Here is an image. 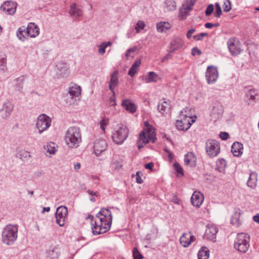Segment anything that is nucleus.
Wrapping results in <instances>:
<instances>
[{
	"label": "nucleus",
	"instance_id": "f257e3e1",
	"mask_svg": "<svg viewBox=\"0 0 259 259\" xmlns=\"http://www.w3.org/2000/svg\"><path fill=\"white\" fill-rule=\"evenodd\" d=\"M89 218L92 221V229L94 235L104 233L111 227L112 221V213L107 208H102L96 215L95 220L92 215H89Z\"/></svg>",
	"mask_w": 259,
	"mask_h": 259
},
{
	"label": "nucleus",
	"instance_id": "f03ea898",
	"mask_svg": "<svg viewBox=\"0 0 259 259\" xmlns=\"http://www.w3.org/2000/svg\"><path fill=\"white\" fill-rule=\"evenodd\" d=\"M18 227L17 225L8 224L6 226L2 233V241L7 245H12L18 238Z\"/></svg>",
	"mask_w": 259,
	"mask_h": 259
},
{
	"label": "nucleus",
	"instance_id": "7ed1b4c3",
	"mask_svg": "<svg viewBox=\"0 0 259 259\" xmlns=\"http://www.w3.org/2000/svg\"><path fill=\"white\" fill-rule=\"evenodd\" d=\"M190 109L189 108L183 109L180 113L181 119L178 120L176 122V127L180 131H187L191 125L195 122V119H193L191 114L189 112Z\"/></svg>",
	"mask_w": 259,
	"mask_h": 259
},
{
	"label": "nucleus",
	"instance_id": "20e7f679",
	"mask_svg": "<svg viewBox=\"0 0 259 259\" xmlns=\"http://www.w3.org/2000/svg\"><path fill=\"white\" fill-rule=\"evenodd\" d=\"M65 141L69 147L77 148L81 141L79 128L75 126L70 127L66 133Z\"/></svg>",
	"mask_w": 259,
	"mask_h": 259
},
{
	"label": "nucleus",
	"instance_id": "39448f33",
	"mask_svg": "<svg viewBox=\"0 0 259 259\" xmlns=\"http://www.w3.org/2000/svg\"><path fill=\"white\" fill-rule=\"evenodd\" d=\"M250 237L248 234L238 233L234 242V248L241 253H245L249 247Z\"/></svg>",
	"mask_w": 259,
	"mask_h": 259
},
{
	"label": "nucleus",
	"instance_id": "423d86ee",
	"mask_svg": "<svg viewBox=\"0 0 259 259\" xmlns=\"http://www.w3.org/2000/svg\"><path fill=\"white\" fill-rule=\"evenodd\" d=\"M128 133L129 131L126 126L121 124L113 133V140L117 144H121L127 138Z\"/></svg>",
	"mask_w": 259,
	"mask_h": 259
},
{
	"label": "nucleus",
	"instance_id": "0eeeda50",
	"mask_svg": "<svg viewBox=\"0 0 259 259\" xmlns=\"http://www.w3.org/2000/svg\"><path fill=\"white\" fill-rule=\"evenodd\" d=\"M205 150L209 157H216L220 152V143L214 140H208L205 143Z\"/></svg>",
	"mask_w": 259,
	"mask_h": 259
},
{
	"label": "nucleus",
	"instance_id": "6e6552de",
	"mask_svg": "<svg viewBox=\"0 0 259 259\" xmlns=\"http://www.w3.org/2000/svg\"><path fill=\"white\" fill-rule=\"evenodd\" d=\"M51 119L47 115L45 114L40 115L37 118L36 124L38 133L41 134L47 130L51 126Z\"/></svg>",
	"mask_w": 259,
	"mask_h": 259
},
{
	"label": "nucleus",
	"instance_id": "1a4fd4ad",
	"mask_svg": "<svg viewBox=\"0 0 259 259\" xmlns=\"http://www.w3.org/2000/svg\"><path fill=\"white\" fill-rule=\"evenodd\" d=\"M227 45L230 53L233 56H237L242 51L241 44L237 38L232 37L229 39Z\"/></svg>",
	"mask_w": 259,
	"mask_h": 259
},
{
	"label": "nucleus",
	"instance_id": "9d476101",
	"mask_svg": "<svg viewBox=\"0 0 259 259\" xmlns=\"http://www.w3.org/2000/svg\"><path fill=\"white\" fill-rule=\"evenodd\" d=\"M205 77L208 84L214 83L219 77V72L217 67L210 65L207 68Z\"/></svg>",
	"mask_w": 259,
	"mask_h": 259
},
{
	"label": "nucleus",
	"instance_id": "9b49d317",
	"mask_svg": "<svg viewBox=\"0 0 259 259\" xmlns=\"http://www.w3.org/2000/svg\"><path fill=\"white\" fill-rule=\"evenodd\" d=\"M68 213V209L64 206H60L57 208L56 212V223L60 226L65 225L66 219Z\"/></svg>",
	"mask_w": 259,
	"mask_h": 259
},
{
	"label": "nucleus",
	"instance_id": "f8f14e48",
	"mask_svg": "<svg viewBox=\"0 0 259 259\" xmlns=\"http://www.w3.org/2000/svg\"><path fill=\"white\" fill-rule=\"evenodd\" d=\"M156 136L153 139L149 137V133H147L145 131H142L139 134V138L137 142V146L139 149L143 148L149 141H151L152 143H154L156 140Z\"/></svg>",
	"mask_w": 259,
	"mask_h": 259
},
{
	"label": "nucleus",
	"instance_id": "ddd939ff",
	"mask_svg": "<svg viewBox=\"0 0 259 259\" xmlns=\"http://www.w3.org/2000/svg\"><path fill=\"white\" fill-rule=\"evenodd\" d=\"M107 146L105 140L102 139L96 140L93 143L94 152L97 156H99L106 150Z\"/></svg>",
	"mask_w": 259,
	"mask_h": 259
},
{
	"label": "nucleus",
	"instance_id": "4468645a",
	"mask_svg": "<svg viewBox=\"0 0 259 259\" xmlns=\"http://www.w3.org/2000/svg\"><path fill=\"white\" fill-rule=\"evenodd\" d=\"M81 91L80 87L75 84L69 88L67 96L72 100L71 103H73L77 100V98L81 95Z\"/></svg>",
	"mask_w": 259,
	"mask_h": 259
},
{
	"label": "nucleus",
	"instance_id": "2eb2a0df",
	"mask_svg": "<svg viewBox=\"0 0 259 259\" xmlns=\"http://www.w3.org/2000/svg\"><path fill=\"white\" fill-rule=\"evenodd\" d=\"M17 7L16 3L7 1L3 3L0 9L7 15H14L16 12Z\"/></svg>",
	"mask_w": 259,
	"mask_h": 259
},
{
	"label": "nucleus",
	"instance_id": "dca6fc26",
	"mask_svg": "<svg viewBox=\"0 0 259 259\" xmlns=\"http://www.w3.org/2000/svg\"><path fill=\"white\" fill-rule=\"evenodd\" d=\"M218 232V229L215 226L209 224L205 230L204 237L207 239L215 242Z\"/></svg>",
	"mask_w": 259,
	"mask_h": 259
},
{
	"label": "nucleus",
	"instance_id": "f3484780",
	"mask_svg": "<svg viewBox=\"0 0 259 259\" xmlns=\"http://www.w3.org/2000/svg\"><path fill=\"white\" fill-rule=\"evenodd\" d=\"M13 105L10 102L7 101L5 102L0 110L1 116L4 119L9 117L13 110Z\"/></svg>",
	"mask_w": 259,
	"mask_h": 259
},
{
	"label": "nucleus",
	"instance_id": "a211bd4d",
	"mask_svg": "<svg viewBox=\"0 0 259 259\" xmlns=\"http://www.w3.org/2000/svg\"><path fill=\"white\" fill-rule=\"evenodd\" d=\"M223 112L224 110L223 106L218 103L216 104L213 107L210 115L211 120L215 121L221 118Z\"/></svg>",
	"mask_w": 259,
	"mask_h": 259
},
{
	"label": "nucleus",
	"instance_id": "6ab92c4d",
	"mask_svg": "<svg viewBox=\"0 0 259 259\" xmlns=\"http://www.w3.org/2000/svg\"><path fill=\"white\" fill-rule=\"evenodd\" d=\"M118 75V71L117 70L114 71L110 75V81L108 83L109 89L114 95H115L114 89L119 83Z\"/></svg>",
	"mask_w": 259,
	"mask_h": 259
},
{
	"label": "nucleus",
	"instance_id": "aec40b11",
	"mask_svg": "<svg viewBox=\"0 0 259 259\" xmlns=\"http://www.w3.org/2000/svg\"><path fill=\"white\" fill-rule=\"evenodd\" d=\"M203 201V195L199 191H194L191 198L192 204L194 206L199 207L202 204Z\"/></svg>",
	"mask_w": 259,
	"mask_h": 259
},
{
	"label": "nucleus",
	"instance_id": "412c9836",
	"mask_svg": "<svg viewBox=\"0 0 259 259\" xmlns=\"http://www.w3.org/2000/svg\"><path fill=\"white\" fill-rule=\"evenodd\" d=\"M195 239V237L190 232L184 233L180 239L181 244L184 247H188Z\"/></svg>",
	"mask_w": 259,
	"mask_h": 259
},
{
	"label": "nucleus",
	"instance_id": "4be33fe9",
	"mask_svg": "<svg viewBox=\"0 0 259 259\" xmlns=\"http://www.w3.org/2000/svg\"><path fill=\"white\" fill-rule=\"evenodd\" d=\"M26 33L30 37H35L39 34V29L34 23H29L26 28Z\"/></svg>",
	"mask_w": 259,
	"mask_h": 259
},
{
	"label": "nucleus",
	"instance_id": "5701e85b",
	"mask_svg": "<svg viewBox=\"0 0 259 259\" xmlns=\"http://www.w3.org/2000/svg\"><path fill=\"white\" fill-rule=\"evenodd\" d=\"M184 45V41L180 37H174L170 44L169 52H174L181 48Z\"/></svg>",
	"mask_w": 259,
	"mask_h": 259
},
{
	"label": "nucleus",
	"instance_id": "b1692460",
	"mask_svg": "<svg viewBox=\"0 0 259 259\" xmlns=\"http://www.w3.org/2000/svg\"><path fill=\"white\" fill-rule=\"evenodd\" d=\"M197 158L193 152H188L185 155L184 162L187 166L194 167L196 164Z\"/></svg>",
	"mask_w": 259,
	"mask_h": 259
},
{
	"label": "nucleus",
	"instance_id": "393cba45",
	"mask_svg": "<svg viewBox=\"0 0 259 259\" xmlns=\"http://www.w3.org/2000/svg\"><path fill=\"white\" fill-rule=\"evenodd\" d=\"M122 106L128 112L133 113L136 111V106L130 99H124L122 101Z\"/></svg>",
	"mask_w": 259,
	"mask_h": 259
},
{
	"label": "nucleus",
	"instance_id": "a878e982",
	"mask_svg": "<svg viewBox=\"0 0 259 259\" xmlns=\"http://www.w3.org/2000/svg\"><path fill=\"white\" fill-rule=\"evenodd\" d=\"M243 145L239 142H234L231 148V152L235 156H239L243 153Z\"/></svg>",
	"mask_w": 259,
	"mask_h": 259
},
{
	"label": "nucleus",
	"instance_id": "bb28decb",
	"mask_svg": "<svg viewBox=\"0 0 259 259\" xmlns=\"http://www.w3.org/2000/svg\"><path fill=\"white\" fill-rule=\"evenodd\" d=\"M170 109V104L168 100L159 103L157 106V109L162 114L167 113Z\"/></svg>",
	"mask_w": 259,
	"mask_h": 259
},
{
	"label": "nucleus",
	"instance_id": "cd10ccee",
	"mask_svg": "<svg viewBox=\"0 0 259 259\" xmlns=\"http://www.w3.org/2000/svg\"><path fill=\"white\" fill-rule=\"evenodd\" d=\"M171 26V24L165 21H161L156 25V29L158 32L162 33L166 32L167 30L170 29Z\"/></svg>",
	"mask_w": 259,
	"mask_h": 259
},
{
	"label": "nucleus",
	"instance_id": "c85d7f7f",
	"mask_svg": "<svg viewBox=\"0 0 259 259\" xmlns=\"http://www.w3.org/2000/svg\"><path fill=\"white\" fill-rule=\"evenodd\" d=\"M257 175L255 172H251L249 175L247 185L251 188H254L256 186Z\"/></svg>",
	"mask_w": 259,
	"mask_h": 259
},
{
	"label": "nucleus",
	"instance_id": "c756f323",
	"mask_svg": "<svg viewBox=\"0 0 259 259\" xmlns=\"http://www.w3.org/2000/svg\"><path fill=\"white\" fill-rule=\"evenodd\" d=\"M141 64L140 59L137 60L132 65L128 72V75L131 77H134L139 70V67Z\"/></svg>",
	"mask_w": 259,
	"mask_h": 259
},
{
	"label": "nucleus",
	"instance_id": "7c9ffc66",
	"mask_svg": "<svg viewBox=\"0 0 259 259\" xmlns=\"http://www.w3.org/2000/svg\"><path fill=\"white\" fill-rule=\"evenodd\" d=\"M258 95V91L255 89L249 90L246 94V97L248 100V104L254 103L256 100V97Z\"/></svg>",
	"mask_w": 259,
	"mask_h": 259
},
{
	"label": "nucleus",
	"instance_id": "2f4dec72",
	"mask_svg": "<svg viewBox=\"0 0 259 259\" xmlns=\"http://www.w3.org/2000/svg\"><path fill=\"white\" fill-rule=\"evenodd\" d=\"M57 66L60 75L64 77L68 74L69 67L66 63L60 62Z\"/></svg>",
	"mask_w": 259,
	"mask_h": 259
},
{
	"label": "nucleus",
	"instance_id": "473e14b6",
	"mask_svg": "<svg viewBox=\"0 0 259 259\" xmlns=\"http://www.w3.org/2000/svg\"><path fill=\"white\" fill-rule=\"evenodd\" d=\"M69 13L71 16L74 17H79L82 15L81 10L77 7L75 4L71 6Z\"/></svg>",
	"mask_w": 259,
	"mask_h": 259
},
{
	"label": "nucleus",
	"instance_id": "72a5a7b5",
	"mask_svg": "<svg viewBox=\"0 0 259 259\" xmlns=\"http://www.w3.org/2000/svg\"><path fill=\"white\" fill-rule=\"evenodd\" d=\"M25 79V76L22 75L18 78H16L14 80L16 89L21 93L23 91V83L24 82Z\"/></svg>",
	"mask_w": 259,
	"mask_h": 259
},
{
	"label": "nucleus",
	"instance_id": "f704fd0d",
	"mask_svg": "<svg viewBox=\"0 0 259 259\" xmlns=\"http://www.w3.org/2000/svg\"><path fill=\"white\" fill-rule=\"evenodd\" d=\"M145 127L143 131H145L147 133H149V137L150 139H153L154 137L156 136L155 128L152 125H150L147 121L144 122Z\"/></svg>",
	"mask_w": 259,
	"mask_h": 259
},
{
	"label": "nucleus",
	"instance_id": "c9c22d12",
	"mask_svg": "<svg viewBox=\"0 0 259 259\" xmlns=\"http://www.w3.org/2000/svg\"><path fill=\"white\" fill-rule=\"evenodd\" d=\"M198 259H208L209 256V250L206 247L203 246L198 252Z\"/></svg>",
	"mask_w": 259,
	"mask_h": 259
},
{
	"label": "nucleus",
	"instance_id": "e433bc0d",
	"mask_svg": "<svg viewBox=\"0 0 259 259\" xmlns=\"http://www.w3.org/2000/svg\"><path fill=\"white\" fill-rule=\"evenodd\" d=\"M226 165V161L225 159H218L216 162L215 170L220 172H224Z\"/></svg>",
	"mask_w": 259,
	"mask_h": 259
},
{
	"label": "nucleus",
	"instance_id": "4c0bfd02",
	"mask_svg": "<svg viewBox=\"0 0 259 259\" xmlns=\"http://www.w3.org/2000/svg\"><path fill=\"white\" fill-rule=\"evenodd\" d=\"M158 79V75L155 72L151 71L148 73V75L144 78L146 83L156 82Z\"/></svg>",
	"mask_w": 259,
	"mask_h": 259
},
{
	"label": "nucleus",
	"instance_id": "58836bf2",
	"mask_svg": "<svg viewBox=\"0 0 259 259\" xmlns=\"http://www.w3.org/2000/svg\"><path fill=\"white\" fill-rule=\"evenodd\" d=\"M17 36L20 40L24 41L26 37L28 36L26 33V28L24 26L19 28L17 32Z\"/></svg>",
	"mask_w": 259,
	"mask_h": 259
},
{
	"label": "nucleus",
	"instance_id": "ea45409f",
	"mask_svg": "<svg viewBox=\"0 0 259 259\" xmlns=\"http://www.w3.org/2000/svg\"><path fill=\"white\" fill-rule=\"evenodd\" d=\"M44 149L50 154H54L57 151L56 145L54 143L50 142L44 146Z\"/></svg>",
	"mask_w": 259,
	"mask_h": 259
},
{
	"label": "nucleus",
	"instance_id": "a19ab883",
	"mask_svg": "<svg viewBox=\"0 0 259 259\" xmlns=\"http://www.w3.org/2000/svg\"><path fill=\"white\" fill-rule=\"evenodd\" d=\"M112 43L111 41H107V42H103L101 43L100 45H99L98 46V53L100 55H104L105 53V49L106 48H107L108 46H112Z\"/></svg>",
	"mask_w": 259,
	"mask_h": 259
},
{
	"label": "nucleus",
	"instance_id": "79ce46f5",
	"mask_svg": "<svg viewBox=\"0 0 259 259\" xmlns=\"http://www.w3.org/2000/svg\"><path fill=\"white\" fill-rule=\"evenodd\" d=\"M164 4L168 11H172L176 9V3L174 0H166Z\"/></svg>",
	"mask_w": 259,
	"mask_h": 259
},
{
	"label": "nucleus",
	"instance_id": "37998d69",
	"mask_svg": "<svg viewBox=\"0 0 259 259\" xmlns=\"http://www.w3.org/2000/svg\"><path fill=\"white\" fill-rule=\"evenodd\" d=\"M191 10H187V9H185V7H183L182 6V8L180 9V13L179 17L182 19V20H185L188 15H189V12Z\"/></svg>",
	"mask_w": 259,
	"mask_h": 259
},
{
	"label": "nucleus",
	"instance_id": "c03bdc74",
	"mask_svg": "<svg viewBox=\"0 0 259 259\" xmlns=\"http://www.w3.org/2000/svg\"><path fill=\"white\" fill-rule=\"evenodd\" d=\"M197 0H185L183 4V6L187 10H192L193 7Z\"/></svg>",
	"mask_w": 259,
	"mask_h": 259
},
{
	"label": "nucleus",
	"instance_id": "a18cd8bd",
	"mask_svg": "<svg viewBox=\"0 0 259 259\" xmlns=\"http://www.w3.org/2000/svg\"><path fill=\"white\" fill-rule=\"evenodd\" d=\"M17 156L22 160H24L27 157H30V155L29 152L24 150H21L18 151Z\"/></svg>",
	"mask_w": 259,
	"mask_h": 259
},
{
	"label": "nucleus",
	"instance_id": "49530a36",
	"mask_svg": "<svg viewBox=\"0 0 259 259\" xmlns=\"http://www.w3.org/2000/svg\"><path fill=\"white\" fill-rule=\"evenodd\" d=\"M6 55L3 52H0V67L2 70L5 69L7 63Z\"/></svg>",
	"mask_w": 259,
	"mask_h": 259
},
{
	"label": "nucleus",
	"instance_id": "de8ad7c7",
	"mask_svg": "<svg viewBox=\"0 0 259 259\" xmlns=\"http://www.w3.org/2000/svg\"><path fill=\"white\" fill-rule=\"evenodd\" d=\"M145 27V24L143 21H139L136 25L135 29L136 30V32L139 33L141 30H143Z\"/></svg>",
	"mask_w": 259,
	"mask_h": 259
},
{
	"label": "nucleus",
	"instance_id": "09e8293b",
	"mask_svg": "<svg viewBox=\"0 0 259 259\" xmlns=\"http://www.w3.org/2000/svg\"><path fill=\"white\" fill-rule=\"evenodd\" d=\"M133 259H142L143 258L141 253L139 251L136 247H134L133 250Z\"/></svg>",
	"mask_w": 259,
	"mask_h": 259
},
{
	"label": "nucleus",
	"instance_id": "8fccbe9b",
	"mask_svg": "<svg viewBox=\"0 0 259 259\" xmlns=\"http://www.w3.org/2000/svg\"><path fill=\"white\" fill-rule=\"evenodd\" d=\"M109 123V120L107 118H103L100 122V128L103 133H105V127Z\"/></svg>",
	"mask_w": 259,
	"mask_h": 259
},
{
	"label": "nucleus",
	"instance_id": "3c124183",
	"mask_svg": "<svg viewBox=\"0 0 259 259\" xmlns=\"http://www.w3.org/2000/svg\"><path fill=\"white\" fill-rule=\"evenodd\" d=\"M174 167L175 170L178 174L181 175V176L184 175L183 169L182 166L179 164L178 162H175L174 164Z\"/></svg>",
	"mask_w": 259,
	"mask_h": 259
},
{
	"label": "nucleus",
	"instance_id": "603ef678",
	"mask_svg": "<svg viewBox=\"0 0 259 259\" xmlns=\"http://www.w3.org/2000/svg\"><path fill=\"white\" fill-rule=\"evenodd\" d=\"M215 12L214 13V16L217 18H219V17H220V16L222 13L221 7L218 3H215Z\"/></svg>",
	"mask_w": 259,
	"mask_h": 259
},
{
	"label": "nucleus",
	"instance_id": "864d4df0",
	"mask_svg": "<svg viewBox=\"0 0 259 259\" xmlns=\"http://www.w3.org/2000/svg\"><path fill=\"white\" fill-rule=\"evenodd\" d=\"M224 11L228 12L231 10V3L229 0H227L224 3Z\"/></svg>",
	"mask_w": 259,
	"mask_h": 259
},
{
	"label": "nucleus",
	"instance_id": "5fc2aeb1",
	"mask_svg": "<svg viewBox=\"0 0 259 259\" xmlns=\"http://www.w3.org/2000/svg\"><path fill=\"white\" fill-rule=\"evenodd\" d=\"M213 10H214V7H213V5H212V4L209 5L206 8V9L205 11V15L206 16H210L212 14Z\"/></svg>",
	"mask_w": 259,
	"mask_h": 259
},
{
	"label": "nucleus",
	"instance_id": "6e6d98bb",
	"mask_svg": "<svg viewBox=\"0 0 259 259\" xmlns=\"http://www.w3.org/2000/svg\"><path fill=\"white\" fill-rule=\"evenodd\" d=\"M108 104L109 106H115L116 105L115 95H114L112 94V96L109 99Z\"/></svg>",
	"mask_w": 259,
	"mask_h": 259
},
{
	"label": "nucleus",
	"instance_id": "4d7b16f0",
	"mask_svg": "<svg viewBox=\"0 0 259 259\" xmlns=\"http://www.w3.org/2000/svg\"><path fill=\"white\" fill-rule=\"evenodd\" d=\"M191 53L193 56H194L196 54L200 55L201 54V52L199 49H198L197 47H195L192 49Z\"/></svg>",
	"mask_w": 259,
	"mask_h": 259
},
{
	"label": "nucleus",
	"instance_id": "13d9d810",
	"mask_svg": "<svg viewBox=\"0 0 259 259\" xmlns=\"http://www.w3.org/2000/svg\"><path fill=\"white\" fill-rule=\"evenodd\" d=\"M229 136V134L226 132H221L220 134V138L223 140L228 139Z\"/></svg>",
	"mask_w": 259,
	"mask_h": 259
},
{
	"label": "nucleus",
	"instance_id": "bf43d9fd",
	"mask_svg": "<svg viewBox=\"0 0 259 259\" xmlns=\"http://www.w3.org/2000/svg\"><path fill=\"white\" fill-rule=\"evenodd\" d=\"M196 31V29L194 28H192L190 29L187 33V37L188 38H190L192 37V34L194 33Z\"/></svg>",
	"mask_w": 259,
	"mask_h": 259
},
{
	"label": "nucleus",
	"instance_id": "052dcab7",
	"mask_svg": "<svg viewBox=\"0 0 259 259\" xmlns=\"http://www.w3.org/2000/svg\"><path fill=\"white\" fill-rule=\"evenodd\" d=\"M140 172L138 171L136 174V182L138 184H141L143 182V180L140 176Z\"/></svg>",
	"mask_w": 259,
	"mask_h": 259
},
{
	"label": "nucleus",
	"instance_id": "680f3d73",
	"mask_svg": "<svg viewBox=\"0 0 259 259\" xmlns=\"http://www.w3.org/2000/svg\"><path fill=\"white\" fill-rule=\"evenodd\" d=\"M153 166V163H152V162L146 163V164L145 165V167L146 169H152V168Z\"/></svg>",
	"mask_w": 259,
	"mask_h": 259
},
{
	"label": "nucleus",
	"instance_id": "e2e57ef3",
	"mask_svg": "<svg viewBox=\"0 0 259 259\" xmlns=\"http://www.w3.org/2000/svg\"><path fill=\"white\" fill-rule=\"evenodd\" d=\"M87 192L90 194V195H93V196H98L99 195V193L98 192H95L92 190H88Z\"/></svg>",
	"mask_w": 259,
	"mask_h": 259
},
{
	"label": "nucleus",
	"instance_id": "0e129e2a",
	"mask_svg": "<svg viewBox=\"0 0 259 259\" xmlns=\"http://www.w3.org/2000/svg\"><path fill=\"white\" fill-rule=\"evenodd\" d=\"M81 165L80 163H76L74 164V169L75 171H77L78 169L80 168Z\"/></svg>",
	"mask_w": 259,
	"mask_h": 259
},
{
	"label": "nucleus",
	"instance_id": "69168bd1",
	"mask_svg": "<svg viewBox=\"0 0 259 259\" xmlns=\"http://www.w3.org/2000/svg\"><path fill=\"white\" fill-rule=\"evenodd\" d=\"M193 38L194 39H195L196 40H201L203 39L202 37H201V35H200V33L194 35L193 36Z\"/></svg>",
	"mask_w": 259,
	"mask_h": 259
},
{
	"label": "nucleus",
	"instance_id": "338daca9",
	"mask_svg": "<svg viewBox=\"0 0 259 259\" xmlns=\"http://www.w3.org/2000/svg\"><path fill=\"white\" fill-rule=\"evenodd\" d=\"M253 220L255 222H256L257 223H259V213H257V214H256L254 216H253Z\"/></svg>",
	"mask_w": 259,
	"mask_h": 259
},
{
	"label": "nucleus",
	"instance_id": "774afa93",
	"mask_svg": "<svg viewBox=\"0 0 259 259\" xmlns=\"http://www.w3.org/2000/svg\"><path fill=\"white\" fill-rule=\"evenodd\" d=\"M205 27L207 28H211L213 27V25L211 23H206L205 24Z\"/></svg>",
	"mask_w": 259,
	"mask_h": 259
}]
</instances>
